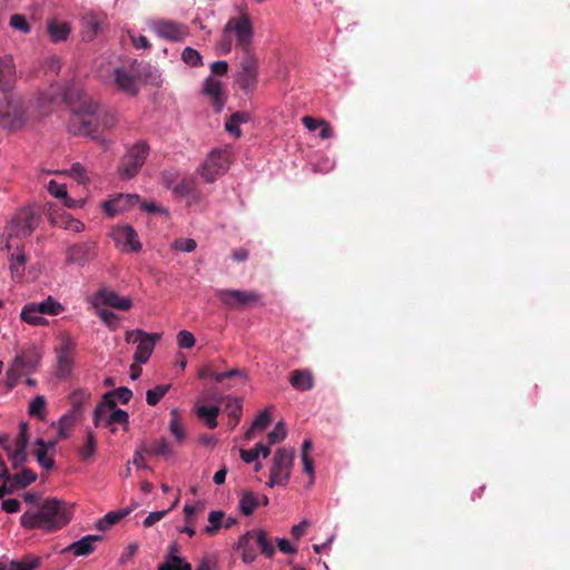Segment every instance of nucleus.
Segmentation results:
<instances>
[{"mask_svg": "<svg viewBox=\"0 0 570 570\" xmlns=\"http://www.w3.org/2000/svg\"><path fill=\"white\" fill-rule=\"evenodd\" d=\"M235 32L236 43L242 48L243 52H252L253 26L250 19L246 14L228 20L224 28L225 33Z\"/></svg>", "mask_w": 570, "mask_h": 570, "instance_id": "8", "label": "nucleus"}, {"mask_svg": "<svg viewBox=\"0 0 570 570\" xmlns=\"http://www.w3.org/2000/svg\"><path fill=\"white\" fill-rule=\"evenodd\" d=\"M181 59L186 65L191 66V67H198V66L203 65V59H202L200 53L191 47H186L183 50Z\"/></svg>", "mask_w": 570, "mask_h": 570, "instance_id": "50", "label": "nucleus"}, {"mask_svg": "<svg viewBox=\"0 0 570 570\" xmlns=\"http://www.w3.org/2000/svg\"><path fill=\"white\" fill-rule=\"evenodd\" d=\"M271 414L268 413L267 410L261 412L256 419L253 421L252 425H253V429H257V430H264L268 426V424L271 423Z\"/></svg>", "mask_w": 570, "mask_h": 570, "instance_id": "63", "label": "nucleus"}, {"mask_svg": "<svg viewBox=\"0 0 570 570\" xmlns=\"http://www.w3.org/2000/svg\"><path fill=\"white\" fill-rule=\"evenodd\" d=\"M169 385H157L155 389L148 390L146 401L149 405L155 406L165 396L169 390Z\"/></svg>", "mask_w": 570, "mask_h": 570, "instance_id": "48", "label": "nucleus"}, {"mask_svg": "<svg viewBox=\"0 0 570 570\" xmlns=\"http://www.w3.org/2000/svg\"><path fill=\"white\" fill-rule=\"evenodd\" d=\"M96 448H97V442H96L95 435L91 431H88L87 435H86V442H85L83 446L79 450V455H80L81 460L86 461L89 458H91L94 455V453L96 452Z\"/></svg>", "mask_w": 570, "mask_h": 570, "instance_id": "47", "label": "nucleus"}, {"mask_svg": "<svg viewBox=\"0 0 570 570\" xmlns=\"http://www.w3.org/2000/svg\"><path fill=\"white\" fill-rule=\"evenodd\" d=\"M203 510H204V505L202 503H197V504H194V505L186 504L184 507L186 524H195L196 523L195 515L198 512H202Z\"/></svg>", "mask_w": 570, "mask_h": 570, "instance_id": "57", "label": "nucleus"}, {"mask_svg": "<svg viewBox=\"0 0 570 570\" xmlns=\"http://www.w3.org/2000/svg\"><path fill=\"white\" fill-rule=\"evenodd\" d=\"M70 521V512L63 501L47 499L38 511H27L20 518V524L28 530L39 529L53 532Z\"/></svg>", "mask_w": 570, "mask_h": 570, "instance_id": "1", "label": "nucleus"}, {"mask_svg": "<svg viewBox=\"0 0 570 570\" xmlns=\"http://www.w3.org/2000/svg\"><path fill=\"white\" fill-rule=\"evenodd\" d=\"M169 431L178 443L184 442L186 432L180 423L179 412L177 409H173L170 411Z\"/></svg>", "mask_w": 570, "mask_h": 570, "instance_id": "38", "label": "nucleus"}, {"mask_svg": "<svg viewBox=\"0 0 570 570\" xmlns=\"http://www.w3.org/2000/svg\"><path fill=\"white\" fill-rule=\"evenodd\" d=\"M62 223H63L65 229H68V230L75 232V233H79L85 229L83 223H81L80 220L75 219L70 216L63 217Z\"/></svg>", "mask_w": 570, "mask_h": 570, "instance_id": "64", "label": "nucleus"}, {"mask_svg": "<svg viewBox=\"0 0 570 570\" xmlns=\"http://www.w3.org/2000/svg\"><path fill=\"white\" fill-rule=\"evenodd\" d=\"M237 82L242 89L248 91L256 86L258 62L252 52H245L239 62Z\"/></svg>", "mask_w": 570, "mask_h": 570, "instance_id": "9", "label": "nucleus"}, {"mask_svg": "<svg viewBox=\"0 0 570 570\" xmlns=\"http://www.w3.org/2000/svg\"><path fill=\"white\" fill-rule=\"evenodd\" d=\"M198 377L202 380L212 377L216 382L220 383L227 379H233V377H240V379L246 380V373H245V371L239 370V368H233V370L219 373V372H216L210 364H206L202 368H199Z\"/></svg>", "mask_w": 570, "mask_h": 570, "instance_id": "20", "label": "nucleus"}, {"mask_svg": "<svg viewBox=\"0 0 570 570\" xmlns=\"http://www.w3.org/2000/svg\"><path fill=\"white\" fill-rule=\"evenodd\" d=\"M230 161L229 149H214L202 165L199 174L206 183H213L228 170Z\"/></svg>", "mask_w": 570, "mask_h": 570, "instance_id": "6", "label": "nucleus"}, {"mask_svg": "<svg viewBox=\"0 0 570 570\" xmlns=\"http://www.w3.org/2000/svg\"><path fill=\"white\" fill-rule=\"evenodd\" d=\"M195 342V337L189 331L183 330L177 334V343L180 348H191Z\"/></svg>", "mask_w": 570, "mask_h": 570, "instance_id": "56", "label": "nucleus"}, {"mask_svg": "<svg viewBox=\"0 0 570 570\" xmlns=\"http://www.w3.org/2000/svg\"><path fill=\"white\" fill-rule=\"evenodd\" d=\"M40 558L27 556L20 561L12 560L9 570H36L40 566Z\"/></svg>", "mask_w": 570, "mask_h": 570, "instance_id": "43", "label": "nucleus"}, {"mask_svg": "<svg viewBox=\"0 0 570 570\" xmlns=\"http://www.w3.org/2000/svg\"><path fill=\"white\" fill-rule=\"evenodd\" d=\"M204 92L213 98L214 105L220 109L224 100L222 97V82L213 77L206 78L204 82Z\"/></svg>", "mask_w": 570, "mask_h": 570, "instance_id": "29", "label": "nucleus"}, {"mask_svg": "<svg viewBox=\"0 0 570 570\" xmlns=\"http://www.w3.org/2000/svg\"><path fill=\"white\" fill-rule=\"evenodd\" d=\"M76 421L77 416H75V414L67 413L62 415L58 422L59 438L66 439L68 436V431L73 426Z\"/></svg>", "mask_w": 570, "mask_h": 570, "instance_id": "51", "label": "nucleus"}, {"mask_svg": "<svg viewBox=\"0 0 570 570\" xmlns=\"http://www.w3.org/2000/svg\"><path fill=\"white\" fill-rule=\"evenodd\" d=\"M72 355L68 347H63L58 355L57 374L59 377H66L72 370Z\"/></svg>", "mask_w": 570, "mask_h": 570, "instance_id": "35", "label": "nucleus"}, {"mask_svg": "<svg viewBox=\"0 0 570 570\" xmlns=\"http://www.w3.org/2000/svg\"><path fill=\"white\" fill-rule=\"evenodd\" d=\"M178 546L173 543L169 547L168 561L159 566L158 570H191V564L177 556Z\"/></svg>", "mask_w": 570, "mask_h": 570, "instance_id": "26", "label": "nucleus"}, {"mask_svg": "<svg viewBox=\"0 0 570 570\" xmlns=\"http://www.w3.org/2000/svg\"><path fill=\"white\" fill-rule=\"evenodd\" d=\"M249 120V115L247 112L237 111L234 112L225 124V129L234 135L235 137H239L242 135V131L239 129L240 124H245Z\"/></svg>", "mask_w": 570, "mask_h": 570, "instance_id": "34", "label": "nucleus"}, {"mask_svg": "<svg viewBox=\"0 0 570 570\" xmlns=\"http://www.w3.org/2000/svg\"><path fill=\"white\" fill-rule=\"evenodd\" d=\"M294 459L295 451L293 449L279 448L276 450L272 460L269 480L267 482L269 488H274L275 485L285 487L288 483Z\"/></svg>", "mask_w": 570, "mask_h": 570, "instance_id": "3", "label": "nucleus"}, {"mask_svg": "<svg viewBox=\"0 0 570 570\" xmlns=\"http://www.w3.org/2000/svg\"><path fill=\"white\" fill-rule=\"evenodd\" d=\"M31 304L35 306V311L38 313H41V315H51L57 316L60 313L63 312V306L56 301L52 296H48L42 302H31Z\"/></svg>", "mask_w": 570, "mask_h": 570, "instance_id": "27", "label": "nucleus"}, {"mask_svg": "<svg viewBox=\"0 0 570 570\" xmlns=\"http://www.w3.org/2000/svg\"><path fill=\"white\" fill-rule=\"evenodd\" d=\"M10 26L16 30L21 31L22 33L30 32V24L27 21L26 17L22 14H12L10 18Z\"/></svg>", "mask_w": 570, "mask_h": 570, "instance_id": "55", "label": "nucleus"}, {"mask_svg": "<svg viewBox=\"0 0 570 570\" xmlns=\"http://www.w3.org/2000/svg\"><path fill=\"white\" fill-rule=\"evenodd\" d=\"M157 35L169 41H184L189 36L188 26L170 20H160L155 24Z\"/></svg>", "mask_w": 570, "mask_h": 570, "instance_id": "12", "label": "nucleus"}, {"mask_svg": "<svg viewBox=\"0 0 570 570\" xmlns=\"http://www.w3.org/2000/svg\"><path fill=\"white\" fill-rule=\"evenodd\" d=\"M29 414L43 419L46 415V399L42 395L36 396L29 405Z\"/></svg>", "mask_w": 570, "mask_h": 570, "instance_id": "53", "label": "nucleus"}, {"mask_svg": "<svg viewBox=\"0 0 570 570\" xmlns=\"http://www.w3.org/2000/svg\"><path fill=\"white\" fill-rule=\"evenodd\" d=\"M36 445L38 446L35 451V456L43 469L50 470L55 465V461L52 458L48 456V444L43 439H38L36 441Z\"/></svg>", "mask_w": 570, "mask_h": 570, "instance_id": "32", "label": "nucleus"}, {"mask_svg": "<svg viewBox=\"0 0 570 570\" xmlns=\"http://www.w3.org/2000/svg\"><path fill=\"white\" fill-rule=\"evenodd\" d=\"M27 120L23 104L19 98L9 97L0 108V126L17 130L24 126Z\"/></svg>", "mask_w": 570, "mask_h": 570, "instance_id": "7", "label": "nucleus"}, {"mask_svg": "<svg viewBox=\"0 0 570 570\" xmlns=\"http://www.w3.org/2000/svg\"><path fill=\"white\" fill-rule=\"evenodd\" d=\"M38 225V217L32 209L26 208L19 210L11 223L9 237L14 234L17 237L30 236Z\"/></svg>", "mask_w": 570, "mask_h": 570, "instance_id": "10", "label": "nucleus"}, {"mask_svg": "<svg viewBox=\"0 0 570 570\" xmlns=\"http://www.w3.org/2000/svg\"><path fill=\"white\" fill-rule=\"evenodd\" d=\"M139 203L140 197L137 194H119L115 198L105 202L102 207L108 216L114 217Z\"/></svg>", "mask_w": 570, "mask_h": 570, "instance_id": "15", "label": "nucleus"}, {"mask_svg": "<svg viewBox=\"0 0 570 570\" xmlns=\"http://www.w3.org/2000/svg\"><path fill=\"white\" fill-rule=\"evenodd\" d=\"M149 154V146L145 141H138L132 145L120 160L118 173L121 178L130 179L135 177Z\"/></svg>", "mask_w": 570, "mask_h": 570, "instance_id": "4", "label": "nucleus"}, {"mask_svg": "<svg viewBox=\"0 0 570 570\" xmlns=\"http://www.w3.org/2000/svg\"><path fill=\"white\" fill-rule=\"evenodd\" d=\"M95 256L94 246L88 243H80L70 246L66 253V259L69 264L85 266Z\"/></svg>", "mask_w": 570, "mask_h": 570, "instance_id": "16", "label": "nucleus"}, {"mask_svg": "<svg viewBox=\"0 0 570 570\" xmlns=\"http://www.w3.org/2000/svg\"><path fill=\"white\" fill-rule=\"evenodd\" d=\"M286 436V429L283 422L276 423L274 429L267 434L269 445L283 441Z\"/></svg>", "mask_w": 570, "mask_h": 570, "instance_id": "54", "label": "nucleus"}, {"mask_svg": "<svg viewBox=\"0 0 570 570\" xmlns=\"http://www.w3.org/2000/svg\"><path fill=\"white\" fill-rule=\"evenodd\" d=\"M129 511H112L107 513L102 519H100L97 523V528L101 531L108 530L111 525L118 523L122 518H125Z\"/></svg>", "mask_w": 570, "mask_h": 570, "instance_id": "41", "label": "nucleus"}, {"mask_svg": "<svg viewBox=\"0 0 570 570\" xmlns=\"http://www.w3.org/2000/svg\"><path fill=\"white\" fill-rule=\"evenodd\" d=\"M224 512L212 511L208 515L209 525L205 527L204 532L208 535H214L224 525L223 524Z\"/></svg>", "mask_w": 570, "mask_h": 570, "instance_id": "46", "label": "nucleus"}, {"mask_svg": "<svg viewBox=\"0 0 570 570\" xmlns=\"http://www.w3.org/2000/svg\"><path fill=\"white\" fill-rule=\"evenodd\" d=\"M8 452L9 460L11 462V465L13 469L21 468L28 460L27 451L24 450H18V449H11L6 448Z\"/></svg>", "mask_w": 570, "mask_h": 570, "instance_id": "52", "label": "nucleus"}, {"mask_svg": "<svg viewBox=\"0 0 570 570\" xmlns=\"http://www.w3.org/2000/svg\"><path fill=\"white\" fill-rule=\"evenodd\" d=\"M258 497L252 491H244L239 500V509L244 515H250L258 507Z\"/></svg>", "mask_w": 570, "mask_h": 570, "instance_id": "36", "label": "nucleus"}, {"mask_svg": "<svg viewBox=\"0 0 570 570\" xmlns=\"http://www.w3.org/2000/svg\"><path fill=\"white\" fill-rule=\"evenodd\" d=\"M26 255L22 249L17 247V250L10 256V269L12 274L21 275L24 271Z\"/></svg>", "mask_w": 570, "mask_h": 570, "instance_id": "45", "label": "nucleus"}, {"mask_svg": "<svg viewBox=\"0 0 570 570\" xmlns=\"http://www.w3.org/2000/svg\"><path fill=\"white\" fill-rule=\"evenodd\" d=\"M47 30L53 42L65 41L70 33V27L67 22H57L55 20L48 23Z\"/></svg>", "mask_w": 570, "mask_h": 570, "instance_id": "30", "label": "nucleus"}, {"mask_svg": "<svg viewBox=\"0 0 570 570\" xmlns=\"http://www.w3.org/2000/svg\"><path fill=\"white\" fill-rule=\"evenodd\" d=\"M195 188V181L190 177H184L179 183L173 187L175 195L184 197L190 195Z\"/></svg>", "mask_w": 570, "mask_h": 570, "instance_id": "49", "label": "nucleus"}, {"mask_svg": "<svg viewBox=\"0 0 570 570\" xmlns=\"http://www.w3.org/2000/svg\"><path fill=\"white\" fill-rule=\"evenodd\" d=\"M219 414V407L202 405L196 409V415L204 420L208 429H215L217 426V416Z\"/></svg>", "mask_w": 570, "mask_h": 570, "instance_id": "31", "label": "nucleus"}, {"mask_svg": "<svg viewBox=\"0 0 570 570\" xmlns=\"http://www.w3.org/2000/svg\"><path fill=\"white\" fill-rule=\"evenodd\" d=\"M225 412L229 419V425L234 429L240 421L243 402L239 397H225Z\"/></svg>", "mask_w": 570, "mask_h": 570, "instance_id": "25", "label": "nucleus"}, {"mask_svg": "<svg viewBox=\"0 0 570 570\" xmlns=\"http://www.w3.org/2000/svg\"><path fill=\"white\" fill-rule=\"evenodd\" d=\"M146 452L151 455H161V456H170L173 455V450L170 449L166 439L160 438L155 440Z\"/></svg>", "mask_w": 570, "mask_h": 570, "instance_id": "44", "label": "nucleus"}, {"mask_svg": "<svg viewBox=\"0 0 570 570\" xmlns=\"http://www.w3.org/2000/svg\"><path fill=\"white\" fill-rule=\"evenodd\" d=\"M16 80V67L11 57L0 58V89L6 91Z\"/></svg>", "mask_w": 570, "mask_h": 570, "instance_id": "21", "label": "nucleus"}, {"mask_svg": "<svg viewBox=\"0 0 570 570\" xmlns=\"http://www.w3.org/2000/svg\"><path fill=\"white\" fill-rule=\"evenodd\" d=\"M97 309L99 317L105 322V324L111 328H116L119 320L118 316L114 312L108 309Z\"/></svg>", "mask_w": 570, "mask_h": 570, "instance_id": "60", "label": "nucleus"}, {"mask_svg": "<svg viewBox=\"0 0 570 570\" xmlns=\"http://www.w3.org/2000/svg\"><path fill=\"white\" fill-rule=\"evenodd\" d=\"M112 237L117 246L124 252H139L141 243L137 232L130 225L119 226L114 229Z\"/></svg>", "mask_w": 570, "mask_h": 570, "instance_id": "13", "label": "nucleus"}, {"mask_svg": "<svg viewBox=\"0 0 570 570\" xmlns=\"http://www.w3.org/2000/svg\"><path fill=\"white\" fill-rule=\"evenodd\" d=\"M98 110V105L91 98L83 96L78 107L79 114L76 115L73 124L70 125L71 130L78 135L90 136L97 139L99 136V128L104 130L111 129L116 126L118 118L112 111H105L99 115L95 121L94 115Z\"/></svg>", "mask_w": 570, "mask_h": 570, "instance_id": "2", "label": "nucleus"}, {"mask_svg": "<svg viewBox=\"0 0 570 570\" xmlns=\"http://www.w3.org/2000/svg\"><path fill=\"white\" fill-rule=\"evenodd\" d=\"M90 399V393L79 390L75 391L70 395V404H71V411L70 414H75V416H80L82 413V405L85 402H87Z\"/></svg>", "mask_w": 570, "mask_h": 570, "instance_id": "39", "label": "nucleus"}, {"mask_svg": "<svg viewBox=\"0 0 570 570\" xmlns=\"http://www.w3.org/2000/svg\"><path fill=\"white\" fill-rule=\"evenodd\" d=\"M11 480L17 489H22L37 480V473L33 472L31 469L24 468L22 469L21 472H18L13 476H11Z\"/></svg>", "mask_w": 570, "mask_h": 570, "instance_id": "40", "label": "nucleus"}, {"mask_svg": "<svg viewBox=\"0 0 570 570\" xmlns=\"http://www.w3.org/2000/svg\"><path fill=\"white\" fill-rule=\"evenodd\" d=\"M35 306L31 303L26 304L20 313V318L24 323L32 326H45L48 325L49 322L45 318L41 313L35 311Z\"/></svg>", "mask_w": 570, "mask_h": 570, "instance_id": "28", "label": "nucleus"}, {"mask_svg": "<svg viewBox=\"0 0 570 570\" xmlns=\"http://www.w3.org/2000/svg\"><path fill=\"white\" fill-rule=\"evenodd\" d=\"M101 540V535L89 534L69 544L65 551L72 552L76 557H87L95 551V543Z\"/></svg>", "mask_w": 570, "mask_h": 570, "instance_id": "19", "label": "nucleus"}, {"mask_svg": "<svg viewBox=\"0 0 570 570\" xmlns=\"http://www.w3.org/2000/svg\"><path fill=\"white\" fill-rule=\"evenodd\" d=\"M178 173L175 169H168L161 173V184L168 189H173V187L176 185Z\"/></svg>", "mask_w": 570, "mask_h": 570, "instance_id": "61", "label": "nucleus"}, {"mask_svg": "<svg viewBox=\"0 0 570 570\" xmlns=\"http://www.w3.org/2000/svg\"><path fill=\"white\" fill-rule=\"evenodd\" d=\"M173 247L177 250L190 253L197 247V244L193 238H178L174 242Z\"/></svg>", "mask_w": 570, "mask_h": 570, "instance_id": "58", "label": "nucleus"}, {"mask_svg": "<svg viewBox=\"0 0 570 570\" xmlns=\"http://www.w3.org/2000/svg\"><path fill=\"white\" fill-rule=\"evenodd\" d=\"M291 385L297 391H309L314 386L313 374L307 370H294L291 372Z\"/></svg>", "mask_w": 570, "mask_h": 570, "instance_id": "23", "label": "nucleus"}, {"mask_svg": "<svg viewBox=\"0 0 570 570\" xmlns=\"http://www.w3.org/2000/svg\"><path fill=\"white\" fill-rule=\"evenodd\" d=\"M92 307L99 308L100 305H107L120 311H128L132 306L129 297H121L115 291L100 288L90 299Z\"/></svg>", "mask_w": 570, "mask_h": 570, "instance_id": "11", "label": "nucleus"}, {"mask_svg": "<svg viewBox=\"0 0 570 570\" xmlns=\"http://www.w3.org/2000/svg\"><path fill=\"white\" fill-rule=\"evenodd\" d=\"M40 358L39 350L35 345H30L16 355L11 364V373L20 368L26 374H30L37 368Z\"/></svg>", "mask_w": 570, "mask_h": 570, "instance_id": "14", "label": "nucleus"}, {"mask_svg": "<svg viewBox=\"0 0 570 570\" xmlns=\"http://www.w3.org/2000/svg\"><path fill=\"white\" fill-rule=\"evenodd\" d=\"M110 394L115 397L116 401H119L122 404H127L132 397L131 390L125 386L110 391Z\"/></svg>", "mask_w": 570, "mask_h": 570, "instance_id": "59", "label": "nucleus"}, {"mask_svg": "<svg viewBox=\"0 0 570 570\" xmlns=\"http://www.w3.org/2000/svg\"><path fill=\"white\" fill-rule=\"evenodd\" d=\"M139 205H140L141 210L147 212L149 214H163L165 216L169 215V212L166 208L158 206L154 202L148 203V202L140 200Z\"/></svg>", "mask_w": 570, "mask_h": 570, "instance_id": "62", "label": "nucleus"}, {"mask_svg": "<svg viewBox=\"0 0 570 570\" xmlns=\"http://www.w3.org/2000/svg\"><path fill=\"white\" fill-rule=\"evenodd\" d=\"M255 546L254 531H247L239 537L237 549L242 550V560L245 563H252L256 559Z\"/></svg>", "mask_w": 570, "mask_h": 570, "instance_id": "22", "label": "nucleus"}, {"mask_svg": "<svg viewBox=\"0 0 570 570\" xmlns=\"http://www.w3.org/2000/svg\"><path fill=\"white\" fill-rule=\"evenodd\" d=\"M106 426H111L114 424H121L124 430H128L129 424V415L126 411L121 409L114 410L105 416L104 421ZM111 432H116L115 428H110Z\"/></svg>", "mask_w": 570, "mask_h": 570, "instance_id": "33", "label": "nucleus"}, {"mask_svg": "<svg viewBox=\"0 0 570 570\" xmlns=\"http://www.w3.org/2000/svg\"><path fill=\"white\" fill-rule=\"evenodd\" d=\"M114 80L118 89L129 96H136L139 91L136 77L124 67L114 69Z\"/></svg>", "mask_w": 570, "mask_h": 570, "instance_id": "18", "label": "nucleus"}, {"mask_svg": "<svg viewBox=\"0 0 570 570\" xmlns=\"http://www.w3.org/2000/svg\"><path fill=\"white\" fill-rule=\"evenodd\" d=\"M215 296L230 309H242L257 304L263 305L262 295L255 291L216 289Z\"/></svg>", "mask_w": 570, "mask_h": 570, "instance_id": "5", "label": "nucleus"}, {"mask_svg": "<svg viewBox=\"0 0 570 570\" xmlns=\"http://www.w3.org/2000/svg\"><path fill=\"white\" fill-rule=\"evenodd\" d=\"M48 191L57 197V198H61V199H65V204L68 206V207H75L76 206V202L70 199L68 197V194H67V188L65 185L62 184H58L57 181L55 180H50L49 184H48Z\"/></svg>", "mask_w": 570, "mask_h": 570, "instance_id": "42", "label": "nucleus"}, {"mask_svg": "<svg viewBox=\"0 0 570 570\" xmlns=\"http://www.w3.org/2000/svg\"><path fill=\"white\" fill-rule=\"evenodd\" d=\"M114 410H117V407H116V400L110 394V392H107L102 396V401L95 409V412H94V424H95V426H100L102 424V421H104L105 416H107V414L109 412H112Z\"/></svg>", "mask_w": 570, "mask_h": 570, "instance_id": "24", "label": "nucleus"}, {"mask_svg": "<svg viewBox=\"0 0 570 570\" xmlns=\"http://www.w3.org/2000/svg\"><path fill=\"white\" fill-rule=\"evenodd\" d=\"M254 541L266 558H272L274 556L275 549L272 541L268 539L266 531H254Z\"/></svg>", "mask_w": 570, "mask_h": 570, "instance_id": "37", "label": "nucleus"}, {"mask_svg": "<svg viewBox=\"0 0 570 570\" xmlns=\"http://www.w3.org/2000/svg\"><path fill=\"white\" fill-rule=\"evenodd\" d=\"M161 334L159 333H147L142 335L141 340L138 342L136 352L134 354V360L137 363L145 364L148 362L153 351L158 341H160Z\"/></svg>", "mask_w": 570, "mask_h": 570, "instance_id": "17", "label": "nucleus"}]
</instances>
